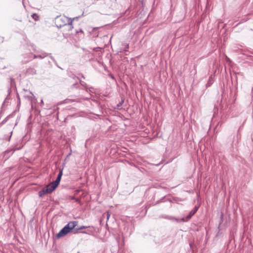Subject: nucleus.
Here are the masks:
<instances>
[{
	"instance_id": "f257e3e1",
	"label": "nucleus",
	"mask_w": 253,
	"mask_h": 253,
	"mask_svg": "<svg viewBox=\"0 0 253 253\" xmlns=\"http://www.w3.org/2000/svg\"><path fill=\"white\" fill-rule=\"evenodd\" d=\"M57 187L53 182L48 184L45 187L43 188L39 192L40 197H42L46 194L51 193Z\"/></svg>"
},
{
	"instance_id": "f03ea898",
	"label": "nucleus",
	"mask_w": 253,
	"mask_h": 253,
	"mask_svg": "<svg viewBox=\"0 0 253 253\" xmlns=\"http://www.w3.org/2000/svg\"><path fill=\"white\" fill-rule=\"evenodd\" d=\"M32 51L34 52L36 51V49L34 45H31L29 47L28 50L25 51V53L24 54V57L25 58V60L24 62L25 63H27L31 61L33 57H32Z\"/></svg>"
},
{
	"instance_id": "7ed1b4c3",
	"label": "nucleus",
	"mask_w": 253,
	"mask_h": 253,
	"mask_svg": "<svg viewBox=\"0 0 253 253\" xmlns=\"http://www.w3.org/2000/svg\"><path fill=\"white\" fill-rule=\"evenodd\" d=\"M78 225V222L76 221H72L69 222L64 227L69 230L70 232L72 229H73Z\"/></svg>"
},
{
	"instance_id": "20e7f679",
	"label": "nucleus",
	"mask_w": 253,
	"mask_h": 253,
	"mask_svg": "<svg viewBox=\"0 0 253 253\" xmlns=\"http://www.w3.org/2000/svg\"><path fill=\"white\" fill-rule=\"evenodd\" d=\"M68 233H69V230L66 229V228L64 227L60 231V232L56 235L57 238L59 239L60 238L64 236H65L66 234H67Z\"/></svg>"
},
{
	"instance_id": "39448f33",
	"label": "nucleus",
	"mask_w": 253,
	"mask_h": 253,
	"mask_svg": "<svg viewBox=\"0 0 253 253\" xmlns=\"http://www.w3.org/2000/svg\"><path fill=\"white\" fill-rule=\"evenodd\" d=\"M166 218L169 220H170L172 221H175L176 222H185L186 221L185 219L184 218H176L175 217L171 216H167L166 217Z\"/></svg>"
},
{
	"instance_id": "423d86ee",
	"label": "nucleus",
	"mask_w": 253,
	"mask_h": 253,
	"mask_svg": "<svg viewBox=\"0 0 253 253\" xmlns=\"http://www.w3.org/2000/svg\"><path fill=\"white\" fill-rule=\"evenodd\" d=\"M63 174V169H60L59 170V172L58 174L57 177L56 178V180L53 182L57 186H58L60 183V181L61 180V177Z\"/></svg>"
},
{
	"instance_id": "0eeeda50",
	"label": "nucleus",
	"mask_w": 253,
	"mask_h": 253,
	"mask_svg": "<svg viewBox=\"0 0 253 253\" xmlns=\"http://www.w3.org/2000/svg\"><path fill=\"white\" fill-rule=\"evenodd\" d=\"M47 56V54L46 53L42 52V53H41V54H40L39 55L34 54L33 56V58L35 59V58H39L41 59H43L44 57H46Z\"/></svg>"
},
{
	"instance_id": "6e6552de",
	"label": "nucleus",
	"mask_w": 253,
	"mask_h": 253,
	"mask_svg": "<svg viewBox=\"0 0 253 253\" xmlns=\"http://www.w3.org/2000/svg\"><path fill=\"white\" fill-rule=\"evenodd\" d=\"M213 78L212 76H211L208 80V82L206 84L207 87L210 86L213 83Z\"/></svg>"
},
{
	"instance_id": "1a4fd4ad",
	"label": "nucleus",
	"mask_w": 253,
	"mask_h": 253,
	"mask_svg": "<svg viewBox=\"0 0 253 253\" xmlns=\"http://www.w3.org/2000/svg\"><path fill=\"white\" fill-rule=\"evenodd\" d=\"M195 213L196 212H195L193 210H191L189 214L186 217V219H185L186 221L189 220L192 217V216L195 214Z\"/></svg>"
},
{
	"instance_id": "9d476101",
	"label": "nucleus",
	"mask_w": 253,
	"mask_h": 253,
	"mask_svg": "<svg viewBox=\"0 0 253 253\" xmlns=\"http://www.w3.org/2000/svg\"><path fill=\"white\" fill-rule=\"evenodd\" d=\"M64 18L67 21V23H66L65 25L68 24L69 25L72 26L73 20H72L71 19L68 18L67 17H65Z\"/></svg>"
},
{
	"instance_id": "9b49d317",
	"label": "nucleus",
	"mask_w": 253,
	"mask_h": 253,
	"mask_svg": "<svg viewBox=\"0 0 253 253\" xmlns=\"http://www.w3.org/2000/svg\"><path fill=\"white\" fill-rule=\"evenodd\" d=\"M80 84L82 86H84L85 88L86 91H88V88L87 87L86 84L85 82L81 81H80Z\"/></svg>"
},
{
	"instance_id": "f8f14e48",
	"label": "nucleus",
	"mask_w": 253,
	"mask_h": 253,
	"mask_svg": "<svg viewBox=\"0 0 253 253\" xmlns=\"http://www.w3.org/2000/svg\"><path fill=\"white\" fill-rule=\"evenodd\" d=\"M33 19H34L35 20H38L39 19V16L38 14L36 13H33L32 15Z\"/></svg>"
},
{
	"instance_id": "ddd939ff",
	"label": "nucleus",
	"mask_w": 253,
	"mask_h": 253,
	"mask_svg": "<svg viewBox=\"0 0 253 253\" xmlns=\"http://www.w3.org/2000/svg\"><path fill=\"white\" fill-rule=\"evenodd\" d=\"M88 227H89V226H82L80 227L77 228V230H82V229H83L87 228Z\"/></svg>"
},
{
	"instance_id": "4468645a",
	"label": "nucleus",
	"mask_w": 253,
	"mask_h": 253,
	"mask_svg": "<svg viewBox=\"0 0 253 253\" xmlns=\"http://www.w3.org/2000/svg\"><path fill=\"white\" fill-rule=\"evenodd\" d=\"M30 94H31V95L27 96V97L28 98V99L29 100H31L32 97L34 96V95L31 92H30Z\"/></svg>"
},
{
	"instance_id": "2eb2a0df",
	"label": "nucleus",
	"mask_w": 253,
	"mask_h": 253,
	"mask_svg": "<svg viewBox=\"0 0 253 253\" xmlns=\"http://www.w3.org/2000/svg\"><path fill=\"white\" fill-rule=\"evenodd\" d=\"M93 88H92V87H90V88H88V92H89L90 93H92L93 92Z\"/></svg>"
},
{
	"instance_id": "dca6fc26",
	"label": "nucleus",
	"mask_w": 253,
	"mask_h": 253,
	"mask_svg": "<svg viewBox=\"0 0 253 253\" xmlns=\"http://www.w3.org/2000/svg\"><path fill=\"white\" fill-rule=\"evenodd\" d=\"M198 207H197V206H195L194 209H193V211H195V212H197V211H198Z\"/></svg>"
},
{
	"instance_id": "f3484780",
	"label": "nucleus",
	"mask_w": 253,
	"mask_h": 253,
	"mask_svg": "<svg viewBox=\"0 0 253 253\" xmlns=\"http://www.w3.org/2000/svg\"><path fill=\"white\" fill-rule=\"evenodd\" d=\"M128 47H129V45H128V44H127L126 45V49H125V51H127V49L128 48Z\"/></svg>"
},
{
	"instance_id": "a211bd4d",
	"label": "nucleus",
	"mask_w": 253,
	"mask_h": 253,
	"mask_svg": "<svg viewBox=\"0 0 253 253\" xmlns=\"http://www.w3.org/2000/svg\"><path fill=\"white\" fill-rule=\"evenodd\" d=\"M77 84H74L72 85V87H77Z\"/></svg>"
},
{
	"instance_id": "6ab92c4d",
	"label": "nucleus",
	"mask_w": 253,
	"mask_h": 253,
	"mask_svg": "<svg viewBox=\"0 0 253 253\" xmlns=\"http://www.w3.org/2000/svg\"><path fill=\"white\" fill-rule=\"evenodd\" d=\"M69 101H71V100L66 99V100H64L65 103H68L69 102Z\"/></svg>"
},
{
	"instance_id": "aec40b11",
	"label": "nucleus",
	"mask_w": 253,
	"mask_h": 253,
	"mask_svg": "<svg viewBox=\"0 0 253 253\" xmlns=\"http://www.w3.org/2000/svg\"><path fill=\"white\" fill-rule=\"evenodd\" d=\"M71 199L72 200H75V197H72Z\"/></svg>"
},
{
	"instance_id": "412c9836",
	"label": "nucleus",
	"mask_w": 253,
	"mask_h": 253,
	"mask_svg": "<svg viewBox=\"0 0 253 253\" xmlns=\"http://www.w3.org/2000/svg\"><path fill=\"white\" fill-rule=\"evenodd\" d=\"M41 103L42 104H43V100H42H42H41Z\"/></svg>"
},
{
	"instance_id": "4be33fe9",
	"label": "nucleus",
	"mask_w": 253,
	"mask_h": 253,
	"mask_svg": "<svg viewBox=\"0 0 253 253\" xmlns=\"http://www.w3.org/2000/svg\"><path fill=\"white\" fill-rule=\"evenodd\" d=\"M19 148H16V149H15L14 150V151H15L16 150H19Z\"/></svg>"
},
{
	"instance_id": "5701e85b",
	"label": "nucleus",
	"mask_w": 253,
	"mask_h": 253,
	"mask_svg": "<svg viewBox=\"0 0 253 253\" xmlns=\"http://www.w3.org/2000/svg\"><path fill=\"white\" fill-rule=\"evenodd\" d=\"M82 233H85V232H84V231H83V232H82Z\"/></svg>"
}]
</instances>
